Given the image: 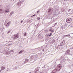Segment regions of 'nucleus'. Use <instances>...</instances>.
<instances>
[{
  "label": "nucleus",
  "instance_id": "obj_34",
  "mask_svg": "<svg viewBox=\"0 0 73 73\" xmlns=\"http://www.w3.org/2000/svg\"><path fill=\"white\" fill-rule=\"evenodd\" d=\"M71 10V9H70L69 10H68V12H69L70 11V10Z\"/></svg>",
  "mask_w": 73,
  "mask_h": 73
},
{
  "label": "nucleus",
  "instance_id": "obj_36",
  "mask_svg": "<svg viewBox=\"0 0 73 73\" xmlns=\"http://www.w3.org/2000/svg\"><path fill=\"white\" fill-rule=\"evenodd\" d=\"M36 15V14H35L34 15H33V16H35Z\"/></svg>",
  "mask_w": 73,
  "mask_h": 73
},
{
  "label": "nucleus",
  "instance_id": "obj_26",
  "mask_svg": "<svg viewBox=\"0 0 73 73\" xmlns=\"http://www.w3.org/2000/svg\"><path fill=\"white\" fill-rule=\"evenodd\" d=\"M44 31L45 32H46V33L48 32V30H45Z\"/></svg>",
  "mask_w": 73,
  "mask_h": 73
},
{
  "label": "nucleus",
  "instance_id": "obj_44",
  "mask_svg": "<svg viewBox=\"0 0 73 73\" xmlns=\"http://www.w3.org/2000/svg\"><path fill=\"white\" fill-rule=\"evenodd\" d=\"M0 6H1V5H0Z\"/></svg>",
  "mask_w": 73,
  "mask_h": 73
},
{
  "label": "nucleus",
  "instance_id": "obj_31",
  "mask_svg": "<svg viewBox=\"0 0 73 73\" xmlns=\"http://www.w3.org/2000/svg\"><path fill=\"white\" fill-rule=\"evenodd\" d=\"M9 70V69L8 68H7V71H8V70Z\"/></svg>",
  "mask_w": 73,
  "mask_h": 73
},
{
  "label": "nucleus",
  "instance_id": "obj_17",
  "mask_svg": "<svg viewBox=\"0 0 73 73\" xmlns=\"http://www.w3.org/2000/svg\"><path fill=\"white\" fill-rule=\"evenodd\" d=\"M55 70H56V71H57V72H59L60 71H58V70H59V68L57 67V68H56L55 69Z\"/></svg>",
  "mask_w": 73,
  "mask_h": 73
},
{
  "label": "nucleus",
  "instance_id": "obj_6",
  "mask_svg": "<svg viewBox=\"0 0 73 73\" xmlns=\"http://www.w3.org/2000/svg\"><path fill=\"white\" fill-rule=\"evenodd\" d=\"M10 24H11V21H10L8 23H7V25H6V26L7 27V28H8V26H9V25Z\"/></svg>",
  "mask_w": 73,
  "mask_h": 73
},
{
  "label": "nucleus",
  "instance_id": "obj_42",
  "mask_svg": "<svg viewBox=\"0 0 73 73\" xmlns=\"http://www.w3.org/2000/svg\"><path fill=\"white\" fill-rule=\"evenodd\" d=\"M31 73V72H29V73Z\"/></svg>",
  "mask_w": 73,
  "mask_h": 73
},
{
  "label": "nucleus",
  "instance_id": "obj_21",
  "mask_svg": "<svg viewBox=\"0 0 73 73\" xmlns=\"http://www.w3.org/2000/svg\"><path fill=\"white\" fill-rule=\"evenodd\" d=\"M48 12H50V11H51V9H49L48 10Z\"/></svg>",
  "mask_w": 73,
  "mask_h": 73
},
{
  "label": "nucleus",
  "instance_id": "obj_19",
  "mask_svg": "<svg viewBox=\"0 0 73 73\" xmlns=\"http://www.w3.org/2000/svg\"><path fill=\"white\" fill-rule=\"evenodd\" d=\"M31 60H33V59H35V58L34 57V56H31Z\"/></svg>",
  "mask_w": 73,
  "mask_h": 73
},
{
  "label": "nucleus",
  "instance_id": "obj_38",
  "mask_svg": "<svg viewBox=\"0 0 73 73\" xmlns=\"http://www.w3.org/2000/svg\"><path fill=\"white\" fill-rule=\"evenodd\" d=\"M10 32V31H8V33H9Z\"/></svg>",
  "mask_w": 73,
  "mask_h": 73
},
{
  "label": "nucleus",
  "instance_id": "obj_25",
  "mask_svg": "<svg viewBox=\"0 0 73 73\" xmlns=\"http://www.w3.org/2000/svg\"><path fill=\"white\" fill-rule=\"evenodd\" d=\"M24 36H27V33H25Z\"/></svg>",
  "mask_w": 73,
  "mask_h": 73
},
{
  "label": "nucleus",
  "instance_id": "obj_33",
  "mask_svg": "<svg viewBox=\"0 0 73 73\" xmlns=\"http://www.w3.org/2000/svg\"><path fill=\"white\" fill-rule=\"evenodd\" d=\"M39 12H40V11H37V13H38Z\"/></svg>",
  "mask_w": 73,
  "mask_h": 73
},
{
  "label": "nucleus",
  "instance_id": "obj_35",
  "mask_svg": "<svg viewBox=\"0 0 73 73\" xmlns=\"http://www.w3.org/2000/svg\"><path fill=\"white\" fill-rule=\"evenodd\" d=\"M66 35H64V36H63V37H64H64H66Z\"/></svg>",
  "mask_w": 73,
  "mask_h": 73
},
{
  "label": "nucleus",
  "instance_id": "obj_22",
  "mask_svg": "<svg viewBox=\"0 0 73 73\" xmlns=\"http://www.w3.org/2000/svg\"><path fill=\"white\" fill-rule=\"evenodd\" d=\"M10 44H10V45H12L13 44H14V43H13V42H10Z\"/></svg>",
  "mask_w": 73,
  "mask_h": 73
},
{
  "label": "nucleus",
  "instance_id": "obj_28",
  "mask_svg": "<svg viewBox=\"0 0 73 73\" xmlns=\"http://www.w3.org/2000/svg\"><path fill=\"white\" fill-rule=\"evenodd\" d=\"M0 11H1V12H2V11H3V9H0Z\"/></svg>",
  "mask_w": 73,
  "mask_h": 73
},
{
  "label": "nucleus",
  "instance_id": "obj_41",
  "mask_svg": "<svg viewBox=\"0 0 73 73\" xmlns=\"http://www.w3.org/2000/svg\"><path fill=\"white\" fill-rule=\"evenodd\" d=\"M1 70H0V72H1Z\"/></svg>",
  "mask_w": 73,
  "mask_h": 73
},
{
  "label": "nucleus",
  "instance_id": "obj_5",
  "mask_svg": "<svg viewBox=\"0 0 73 73\" xmlns=\"http://www.w3.org/2000/svg\"><path fill=\"white\" fill-rule=\"evenodd\" d=\"M9 9H10V7H9V8L8 9H6V10L5 11V13H8V12H9Z\"/></svg>",
  "mask_w": 73,
  "mask_h": 73
},
{
  "label": "nucleus",
  "instance_id": "obj_30",
  "mask_svg": "<svg viewBox=\"0 0 73 73\" xmlns=\"http://www.w3.org/2000/svg\"><path fill=\"white\" fill-rule=\"evenodd\" d=\"M66 36H70V35H66Z\"/></svg>",
  "mask_w": 73,
  "mask_h": 73
},
{
  "label": "nucleus",
  "instance_id": "obj_29",
  "mask_svg": "<svg viewBox=\"0 0 73 73\" xmlns=\"http://www.w3.org/2000/svg\"><path fill=\"white\" fill-rule=\"evenodd\" d=\"M52 34L51 33H50V35H49V36H52Z\"/></svg>",
  "mask_w": 73,
  "mask_h": 73
},
{
  "label": "nucleus",
  "instance_id": "obj_18",
  "mask_svg": "<svg viewBox=\"0 0 73 73\" xmlns=\"http://www.w3.org/2000/svg\"><path fill=\"white\" fill-rule=\"evenodd\" d=\"M5 67H3V66H2L1 67V70H4V69H5Z\"/></svg>",
  "mask_w": 73,
  "mask_h": 73
},
{
  "label": "nucleus",
  "instance_id": "obj_37",
  "mask_svg": "<svg viewBox=\"0 0 73 73\" xmlns=\"http://www.w3.org/2000/svg\"><path fill=\"white\" fill-rule=\"evenodd\" d=\"M0 13L1 14V12L0 11Z\"/></svg>",
  "mask_w": 73,
  "mask_h": 73
},
{
  "label": "nucleus",
  "instance_id": "obj_15",
  "mask_svg": "<svg viewBox=\"0 0 73 73\" xmlns=\"http://www.w3.org/2000/svg\"><path fill=\"white\" fill-rule=\"evenodd\" d=\"M24 50H22L20 52H19V54H21V53H23V52H24Z\"/></svg>",
  "mask_w": 73,
  "mask_h": 73
},
{
  "label": "nucleus",
  "instance_id": "obj_45",
  "mask_svg": "<svg viewBox=\"0 0 73 73\" xmlns=\"http://www.w3.org/2000/svg\"><path fill=\"white\" fill-rule=\"evenodd\" d=\"M66 28H67V27H66Z\"/></svg>",
  "mask_w": 73,
  "mask_h": 73
},
{
  "label": "nucleus",
  "instance_id": "obj_12",
  "mask_svg": "<svg viewBox=\"0 0 73 73\" xmlns=\"http://www.w3.org/2000/svg\"><path fill=\"white\" fill-rule=\"evenodd\" d=\"M28 61H29V60L28 59H25L23 63L26 64V63H27Z\"/></svg>",
  "mask_w": 73,
  "mask_h": 73
},
{
  "label": "nucleus",
  "instance_id": "obj_3",
  "mask_svg": "<svg viewBox=\"0 0 73 73\" xmlns=\"http://www.w3.org/2000/svg\"><path fill=\"white\" fill-rule=\"evenodd\" d=\"M57 67L58 68H59V70H58V71H60V70L61 69V64H59L57 66Z\"/></svg>",
  "mask_w": 73,
  "mask_h": 73
},
{
  "label": "nucleus",
  "instance_id": "obj_8",
  "mask_svg": "<svg viewBox=\"0 0 73 73\" xmlns=\"http://www.w3.org/2000/svg\"><path fill=\"white\" fill-rule=\"evenodd\" d=\"M70 52V51L69 50H67L65 54H70V53H69Z\"/></svg>",
  "mask_w": 73,
  "mask_h": 73
},
{
  "label": "nucleus",
  "instance_id": "obj_32",
  "mask_svg": "<svg viewBox=\"0 0 73 73\" xmlns=\"http://www.w3.org/2000/svg\"><path fill=\"white\" fill-rule=\"evenodd\" d=\"M23 22V21H21V23H22Z\"/></svg>",
  "mask_w": 73,
  "mask_h": 73
},
{
  "label": "nucleus",
  "instance_id": "obj_43",
  "mask_svg": "<svg viewBox=\"0 0 73 73\" xmlns=\"http://www.w3.org/2000/svg\"><path fill=\"white\" fill-rule=\"evenodd\" d=\"M42 50L43 51H44V50Z\"/></svg>",
  "mask_w": 73,
  "mask_h": 73
},
{
  "label": "nucleus",
  "instance_id": "obj_16",
  "mask_svg": "<svg viewBox=\"0 0 73 73\" xmlns=\"http://www.w3.org/2000/svg\"><path fill=\"white\" fill-rule=\"evenodd\" d=\"M57 71L55 70L54 69L53 70L52 72V73H56Z\"/></svg>",
  "mask_w": 73,
  "mask_h": 73
},
{
  "label": "nucleus",
  "instance_id": "obj_13",
  "mask_svg": "<svg viewBox=\"0 0 73 73\" xmlns=\"http://www.w3.org/2000/svg\"><path fill=\"white\" fill-rule=\"evenodd\" d=\"M21 4V1H19V2L17 3V5L19 6H20Z\"/></svg>",
  "mask_w": 73,
  "mask_h": 73
},
{
  "label": "nucleus",
  "instance_id": "obj_2",
  "mask_svg": "<svg viewBox=\"0 0 73 73\" xmlns=\"http://www.w3.org/2000/svg\"><path fill=\"white\" fill-rule=\"evenodd\" d=\"M66 27V25L64 24L61 27V29L62 30V29H65Z\"/></svg>",
  "mask_w": 73,
  "mask_h": 73
},
{
  "label": "nucleus",
  "instance_id": "obj_27",
  "mask_svg": "<svg viewBox=\"0 0 73 73\" xmlns=\"http://www.w3.org/2000/svg\"><path fill=\"white\" fill-rule=\"evenodd\" d=\"M37 19L38 20H40V17L37 18Z\"/></svg>",
  "mask_w": 73,
  "mask_h": 73
},
{
  "label": "nucleus",
  "instance_id": "obj_7",
  "mask_svg": "<svg viewBox=\"0 0 73 73\" xmlns=\"http://www.w3.org/2000/svg\"><path fill=\"white\" fill-rule=\"evenodd\" d=\"M64 43H65V41H63L60 43V46H63L64 45Z\"/></svg>",
  "mask_w": 73,
  "mask_h": 73
},
{
  "label": "nucleus",
  "instance_id": "obj_14",
  "mask_svg": "<svg viewBox=\"0 0 73 73\" xmlns=\"http://www.w3.org/2000/svg\"><path fill=\"white\" fill-rule=\"evenodd\" d=\"M14 11H13L11 12V13H10V15H9V16H10V17H11V16H12V14L13 13H14Z\"/></svg>",
  "mask_w": 73,
  "mask_h": 73
},
{
  "label": "nucleus",
  "instance_id": "obj_24",
  "mask_svg": "<svg viewBox=\"0 0 73 73\" xmlns=\"http://www.w3.org/2000/svg\"><path fill=\"white\" fill-rule=\"evenodd\" d=\"M62 12H65V9H62Z\"/></svg>",
  "mask_w": 73,
  "mask_h": 73
},
{
  "label": "nucleus",
  "instance_id": "obj_4",
  "mask_svg": "<svg viewBox=\"0 0 73 73\" xmlns=\"http://www.w3.org/2000/svg\"><path fill=\"white\" fill-rule=\"evenodd\" d=\"M18 37H19V36H18L17 35H15L13 36V38L14 39H16V38H17Z\"/></svg>",
  "mask_w": 73,
  "mask_h": 73
},
{
  "label": "nucleus",
  "instance_id": "obj_10",
  "mask_svg": "<svg viewBox=\"0 0 73 73\" xmlns=\"http://www.w3.org/2000/svg\"><path fill=\"white\" fill-rule=\"evenodd\" d=\"M49 31H50L51 33H53L54 32V30L52 28H51L49 29Z\"/></svg>",
  "mask_w": 73,
  "mask_h": 73
},
{
  "label": "nucleus",
  "instance_id": "obj_40",
  "mask_svg": "<svg viewBox=\"0 0 73 73\" xmlns=\"http://www.w3.org/2000/svg\"><path fill=\"white\" fill-rule=\"evenodd\" d=\"M56 24H57V23H55V25H56Z\"/></svg>",
  "mask_w": 73,
  "mask_h": 73
},
{
  "label": "nucleus",
  "instance_id": "obj_23",
  "mask_svg": "<svg viewBox=\"0 0 73 73\" xmlns=\"http://www.w3.org/2000/svg\"><path fill=\"white\" fill-rule=\"evenodd\" d=\"M60 47L59 46H57L56 47V49H60Z\"/></svg>",
  "mask_w": 73,
  "mask_h": 73
},
{
  "label": "nucleus",
  "instance_id": "obj_11",
  "mask_svg": "<svg viewBox=\"0 0 73 73\" xmlns=\"http://www.w3.org/2000/svg\"><path fill=\"white\" fill-rule=\"evenodd\" d=\"M39 70V69H38V68H36L35 70V71L36 73L38 72Z\"/></svg>",
  "mask_w": 73,
  "mask_h": 73
},
{
  "label": "nucleus",
  "instance_id": "obj_39",
  "mask_svg": "<svg viewBox=\"0 0 73 73\" xmlns=\"http://www.w3.org/2000/svg\"><path fill=\"white\" fill-rule=\"evenodd\" d=\"M72 27H73V24L72 25Z\"/></svg>",
  "mask_w": 73,
  "mask_h": 73
},
{
  "label": "nucleus",
  "instance_id": "obj_9",
  "mask_svg": "<svg viewBox=\"0 0 73 73\" xmlns=\"http://www.w3.org/2000/svg\"><path fill=\"white\" fill-rule=\"evenodd\" d=\"M11 44H12L11 43H10V42H9L6 44V46H9L11 45Z\"/></svg>",
  "mask_w": 73,
  "mask_h": 73
},
{
  "label": "nucleus",
  "instance_id": "obj_20",
  "mask_svg": "<svg viewBox=\"0 0 73 73\" xmlns=\"http://www.w3.org/2000/svg\"><path fill=\"white\" fill-rule=\"evenodd\" d=\"M17 66L14 67L13 68V70H14V69H17Z\"/></svg>",
  "mask_w": 73,
  "mask_h": 73
},
{
  "label": "nucleus",
  "instance_id": "obj_1",
  "mask_svg": "<svg viewBox=\"0 0 73 73\" xmlns=\"http://www.w3.org/2000/svg\"><path fill=\"white\" fill-rule=\"evenodd\" d=\"M72 21V19L70 18H67L66 20V22L68 23H70Z\"/></svg>",
  "mask_w": 73,
  "mask_h": 73
}]
</instances>
